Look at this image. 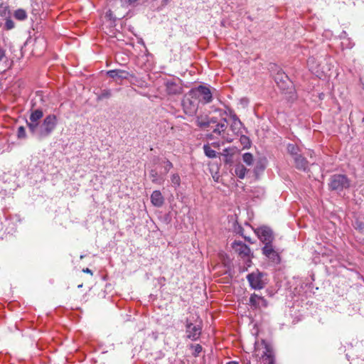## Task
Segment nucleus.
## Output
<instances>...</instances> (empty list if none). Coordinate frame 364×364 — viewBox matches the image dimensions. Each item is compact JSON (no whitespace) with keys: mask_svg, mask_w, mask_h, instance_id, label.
Returning <instances> with one entry per match:
<instances>
[{"mask_svg":"<svg viewBox=\"0 0 364 364\" xmlns=\"http://www.w3.org/2000/svg\"><path fill=\"white\" fill-rule=\"evenodd\" d=\"M57 124V117L55 114H50L44 118L41 124L39 122L30 132L33 136L41 140L50 136L55 129Z\"/></svg>","mask_w":364,"mask_h":364,"instance_id":"nucleus-1","label":"nucleus"},{"mask_svg":"<svg viewBox=\"0 0 364 364\" xmlns=\"http://www.w3.org/2000/svg\"><path fill=\"white\" fill-rule=\"evenodd\" d=\"M191 98L198 100L203 104H208L213 100V95L209 87L204 85H199L189 92Z\"/></svg>","mask_w":364,"mask_h":364,"instance_id":"nucleus-2","label":"nucleus"},{"mask_svg":"<svg viewBox=\"0 0 364 364\" xmlns=\"http://www.w3.org/2000/svg\"><path fill=\"white\" fill-rule=\"evenodd\" d=\"M328 186L331 191H342L349 188L350 181L346 175L335 174L331 177Z\"/></svg>","mask_w":364,"mask_h":364,"instance_id":"nucleus-3","label":"nucleus"},{"mask_svg":"<svg viewBox=\"0 0 364 364\" xmlns=\"http://www.w3.org/2000/svg\"><path fill=\"white\" fill-rule=\"evenodd\" d=\"M201 332L202 327L200 323L193 324L191 320H186V333L188 338L191 341H197L200 338Z\"/></svg>","mask_w":364,"mask_h":364,"instance_id":"nucleus-4","label":"nucleus"},{"mask_svg":"<svg viewBox=\"0 0 364 364\" xmlns=\"http://www.w3.org/2000/svg\"><path fill=\"white\" fill-rule=\"evenodd\" d=\"M255 233L264 245L272 243L274 239L272 229L267 226L257 228L255 230Z\"/></svg>","mask_w":364,"mask_h":364,"instance_id":"nucleus-5","label":"nucleus"},{"mask_svg":"<svg viewBox=\"0 0 364 364\" xmlns=\"http://www.w3.org/2000/svg\"><path fill=\"white\" fill-rule=\"evenodd\" d=\"M263 274L259 271L253 272L247 276L250 287L254 289H261L264 287V282L262 279Z\"/></svg>","mask_w":364,"mask_h":364,"instance_id":"nucleus-6","label":"nucleus"},{"mask_svg":"<svg viewBox=\"0 0 364 364\" xmlns=\"http://www.w3.org/2000/svg\"><path fill=\"white\" fill-rule=\"evenodd\" d=\"M164 85L166 93L169 95H180L182 92V87L174 79H166Z\"/></svg>","mask_w":364,"mask_h":364,"instance_id":"nucleus-7","label":"nucleus"},{"mask_svg":"<svg viewBox=\"0 0 364 364\" xmlns=\"http://www.w3.org/2000/svg\"><path fill=\"white\" fill-rule=\"evenodd\" d=\"M227 129V119L225 118L222 119L220 122L218 123L213 130V133L220 135L222 138L228 142L232 141V138L229 136L228 134H225V131Z\"/></svg>","mask_w":364,"mask_h":364,"instance_id":"nucleus-8","label":"nucleus"},{"mask_svg":"<svg viewBox=\"0 0 364 364\" xmlns=\"http://www.w3.org/2000/svg\"><path fill=\"white\" fill-rule=\"evenodd\" d=\"M183 109L186 114L193 116L197 113L198 102L196 100L186 98L183 101Z\"/></svg>","mask_w":364,"mask_h":364,"instance_id":"nucleus-9","label":"nucleus"},{"mask_svg":"<svg viewBox=\"0 0 364 364\" xmlns=\"http://www.w3.org/2000/svg\"><path fill=\"white\" fill-rule=\"evenodd\" d=\"M232 247L242 258L249 257L250 255L251 250L250 247L241 241L232 242Z\"/></svg>","mask_w":364,"mask_h":364,"instance_id":"nucleus-10","label":"nucleus"},{"mask_svg":"<svg viewBox=\"0 0 364 364\" xmlns=\"http://www.w3.org/2000/svg\"><path fill=\"white\" fill-rule=\"evenodd\" d=\"M43 112L40 109H36L31 112L29 119L26 121L27 126L28 127L29 132L36 127V126L39 123V120L43 117Z\"/></svg>","mask_w":364,"mask_h":364,"instance_id":"nucleus-11","label":"nucleus"},{"mask_svg":"<svg viewBox=\"0 0 364 364\" xmlns=\"http://www.w3.org/2000/svg\"><path fill=\"white\" fill-rule=\"evenodd\" d=\"M262 253L272 262L278 263L280 261L279 255L274 250L272 243L264 245L262 248Z\"/></svg>","mask_w":364,"mask_h":364,"instance_id":"nucleus-12","label":"nucleus"},{"mask_svg":"<svg viewBox=\"0 0 364 364\" xmlns=\"http://www.w3.org/2000/svg\"><path fill=\"white\" fill-rule=\"evenodd\" d=\"M107 75L111 78L119 80H126L133 76L128 71L120 69L108 70Z\"/></svg>","mask_w":364,"mask_h":364,"instance_id":"nucleus-13","label":"nucleus"},{"mask_svg":"<svg viewBox=\"0 0 364 364\" xmlns=\"http://www.w3.org/2000/svg\"><path fill=\"white\" fill-rule=\"evenodd\" d=\"M295 167L304 171L309 170V161L306 159L301 154L299 156L293 158Z\"/></svg>","mask_w":364,"mask_h":364,"instance_id":"nucleus-14","label":"nucleus"},{"mask_svg":"<svg viewBox=\"0 0 364 364\" xmlns=\"http://www.w3.org/2000/svg\"><path fill=\"white\" fill-rule=\"evenodd\" d=\"M250 303L252 306L254 308H260V307H266L267 306V303L266 299L263 297L257 295L256 294H253L251 295L250 298Z\"/></svg>","mask_w":364,"mask_h":364,"instance_id":"nucleus-15","label":"nucleus"},{"mask_svg":"<svg viewBox=\"0 0 364 364\" xmlns=\"http://www.w3.org/2000/svg\"><path fill=\"white\" fill-rule=\"evenodd\" d=\"M149 177L153 183L157 185H162L165 181V177L164 176L162 172H158L156 169H151L149 171Z\"/></svg>","mask_w":364,"mask_h":364,"instance_id":"nucleus-16","label":"nucleus"},{"mask_svg":"<svg viewBox=\"0 0 364 364\" xmlns=\"http://www.w3.org/2000/svg\"><path fill=\"white\" fill-rule=\"evenodd\" d=\"M151 202L156 207H161L164 203V198L160 191H154L151 195Z\"/></svg>","mask_w":364,"mask_h":364,"instance_id":"nucleus-17","label":"nucleus"},{"mask_svg":"<svg viewBox=\"0 0 364 364\" xmlns=\"http://www.w3.org/2000/svg\"><path fill=\"white\" fill-rule=\"evenodd\" d=\"M160 165L161 167L160 172H162L164 177L173 166V164L166 159H162L160 162Z\"/></svg>","mask_w":364,"mask_h":364,"instance_id":"nucleus-18","label":"nucleus"},{"mask_svg":"<svg viewBox=\"0 0 364 364\" xmlns=\"http://www.w3.org/2000/svg\"><path fill=\"white\" fill-rule=\"evenodd\" d=\"M288 153L291 155V156L293 158L299 156L301 154V149L299 147L294 144H289L287 147Z\"/></svg>","mask_w":364,"mask_h":364,"instance_id":"nucleus-19","label":"nucleus"},{"mask_svg":"<svg viewBox=\"0 0 364 364\" xmlns=\"http://www.w3.org/2000/svg\"><path fill=\"white\" fill-rule=\"evenodd\" d=\"M235 173L238 178L242 179L246 175L247 168L244 165L239 164L235 166Z\"/></svg>","mask_w":364,"mask_h":364,"instance_id":"nucleus-20","label":"nucleus"},{"mask_svg":"<svg viewBox=\"0 0 364 364\" xmlns=\"http://www.w3.org/2000/svg\"><path fill=\"white\" fill-rule=\"evenodd\" d=\"M243 124L241 122H232L230 129L236 135H240L242 133Z\"/></svg>","mask_w":364,"mask_h":364,"instance_id":"nucleus-21","label":"nucleus"},{"mask_svg":"<svg viewBox=\"0 0 364 364\" xmlns=\"http://www.w3.org/2000/svg\"><path fill=\"white\" fill-rule=\"evenodd\" d=\"M203 151L206 156L210 159L216 158L217 154L216 151L210 148L208 144L203 145Z\"/></svg>","mask_w":364,"mask_h":364,"instance_id":"nucleus-22","label":"nucleus"},{"mask_svg":"<svg viewBox=\"0 0 364 364\" xmlns=\"http://www.w3.org/2000/svg\"><path fill=\"white\" fill-rule=\"evenodd\" d=\"M196 122L200 128L208 127V117H197Z\"/></svg>","mask_w":364,"mask_h":364,"instance_id":"nucleus-23","label":"nucleus"},{"mask_svg":"<svg viewBox=\"0 0 364 364\" xmlns=\"http://www.w3.org/2000/svg\"><path fill=\"white\" fill-rule=\"evenodd\" d=\"M14 16L16 19H18L19 21H23L27 18L26 11L24 9H17L14 12Z\"/></svg>","mask_w":364,"mask_h":364,"instance_id":"nucleus-24","label":"nucleus"},{"mask_svg":"<svg viewBox=\"0 0 364 364\" xmlns=\"http://www.w3.org/2000/svg\"><path fill=\"white\" fill-rule=\"evenodd\" d=\"M171 185L174 188H178L181 184V178L178 173H173L171 175Z\"/></svg>","mask_w":364,"mask_h":364,"instance_id":"nucleus-25","label":"nucleus"},{"mask_svg":"<svg viewBox=\"0 0 364 364\" xmlns=\"http://www.w3.org/2000/svg\"><path fill=\"white\" fill-rule=\"evenodd\" d=\"M243 161L248 166H250L253 163V156L250 153H245L242 155Z\"/></svg>","mask_w":364,"mask_h":364,"instance_id":"nucleus-26","label":"nucleus"},{"mask_svg":"<svg viewBox=\"0 0 364 364\" xmlns=\"http://www.w3.org/2000/svg\"><path fill=\"white\" fill-rule=\"evenodd\" d=\"M112 96V92L110 90L105 89L102 90L101 93L98 95L97 99L101 100L103 99L109 98Z\"/></svg>","mask_w":364,"mask_h":364,"instance_id":"nucleus-27","label":"nucleus"},{"mask_svg":"<svg viewBox=\"0 0 364 364\" xmlns=\"http://www.w3.org/2000/svg\"><path fill=\"white\" fill-rule=\"evenodd\" d=\"M240 135V141L241 144L243 145L244 148H249L250 146V140L249 137L247 136L242 134V133Z\"/></svg>","mask_w":364,"mask_h":364,"instance_id":"nucleus-28","label":"nucleus"},{"mask_svg":"<svg viewBox=\"0 0 364 364\" xmlns=\"http://www.w3.org/2000/svg\"><path fill=\"white\" fill-rule=\"evenodd\" d=\"M191 348L193 349V355L195 357L198 356L199 353L202 351L203 348L200 344L191 345Z\"/></svg>","mask_w":364,"mask_h":364,"instance_id":"nucleus-29","label":"nucleus"},{"mask_svg":"<svg viewBox=\"0 0 364 364\" xmlns=\"http://www.w3.org/2000/svg\"><path fill=\"white\" fill-rule=\"evenodd\" d=\"M18 138H25L26 137V129L23 127L21 126L18 128Z\"/></svg>","mask_w":364,"mask_h":364,"instance_id":"nucleus-30","label":"nucleus"},{"mask_svg":"<svg viewBox=\"0 0 364 364\" xmlns=\"http://www.w3.org/2000/svg\"><path fill=\"white\" fill-rule=\"evenodd\" d=\"M355 228L360 231H364V223L361 221H356L355 223Z\"/></svg>","mask_w":364,"mask_h":364,"instance_id":"nucleus-31","label":"nucleus"},{"mask_svg":"<svg viewBox=\"0 0 364 364\" xmlns=\"http://www.w3.org/2000/svg\"><path fill=\"white\" fill-rule=\"evenodd\" d=\"M5 26L7 29H12L14 27V23L11 19H7L5 23Z\"/></svg>","mask_w":364,"mask_h":364,"instance_id":"nucleus-32","label":"nucleus"},{"mask_svg":"<svg viewBox=\"0 0 364 364\" xmlns=\"http://www.w3.org/2000/svg\"><path fill=\"white\" fill-rule=\"evenodd\" d=\"M284 77L286 79L288 78L287 75H286L284 73H282V74L278 73L275 78L277 83H279V82H278L279 80L281 81L284 80V79H283Z\"/></svg>","mask_w":364,"mask_h":364,"instance_id":"nucleus-33","label":"nucleus"},{"mask_svg":"<svg viewBox=\"0 0 364 364\" xmlns=\"http://www.w3.org/2000/svg\"><path fill=\"white\" fill-rule=\"evenodd\" d=\"M229 111L230 113L231 118L232 119V122H241L238 117L232 110L230 109Z\"/></svg>","mask_w":364,"mask_h":364,"instance_id":"nucleus-34","label":"nucleus"},{"mask_svg":"<svg viewBox=\"0 0 364 364\" xmlns=\"http://www.w3.org/2000/svg\"><path fill=\"white\" fill-rule=\"evenodd\" d=\"M314 61H315V58L314 57H310L307 60V64L310 67L311 69L314 68L313 64L314 63Z\"/></svg>","mask_w":364,"mask_h":364,"instance_id":"nucleus-35","label":"nucleus"},{"mask_svg":"<svg viewBox=\"0 0 364 364\" xmlns=\"http://www.w3.org/2000/svg\"><path fill=\"white\" fill-rule=\"evenodd\" d=\"M208 127L211 124H218L219 123L218 122V119L216 117H212L210 119H208Z\"/></svg>","mask_w":364,"mask_h":364,"instance_id":"nucleus-36","label":"nucleus"},{"mask_svg":"<svg viewBox=\"0 0 364 364\" xmlns=\"http://www.w3.org/2000/svg\"><path fill=\"white\" fill-rule=\"evenodd\" d=\"M6 55V52L5 50L0 47V61L2 60V59L5 57Z\"/></svg>","mask_w":364,"mask_h":364,"instance_id":"nucleus-37","label":"nucleus"},{"mask_svg":"<svg viewBox=\"0 0 364 364\" xmlns=\"http://www.w3.org/2000/svg\"><path fill=\"white\" fill-rule=\"evenodd\" d=\"M82 272H85V273L90 274L91 275H92V272L89 268L83 269Z\"/></svg>","mask_w":364,"mask_h":364,"instance_id":"nucleus-38","label":"nucleus"},{"mask_svg":"<svg viewBox=\"0 0 364 364\" xmlns=\"http://www.w3.org/2000/svg\"><path fill=\"white\" fill-rule=\"evenodd\" d=\"M269 358V364H274L273 358L270 355H267Z\"/></svg>","mask_w":364,"mask_h":364,"instance_id":"nucleus-39","label":"nucleus"},{"mask_svg":"<svg viewBox=\"0 0 364 364\" xmlns=\"http://www.w3.org/2000/svg\"><path fill=\"white\" fill-rule=\"evenodd\" d=\"M138 0H128V2L130 4H135Z\"/></svg>","mask_w":364,"mask_h":364,"instance_id":"nucleus-40","label":"nucleus"},{"mask_svg":"<svg viewBox=\"0 0 364 364\" xmlns=\"http://www.w3.org/2000/svg\"><path fill=\"white\" fill-rule=\"evenodd\" d=\"M226 364H239V363L236 361H230V362H228Z\"/></svg>","mask_w":364,"mask_h":364,"instance_id":"nucleus-41","label":"nucleus"},{"mask_svg":"<svg viewBox=\"0 0 364 364\" xmlns=\"http://www.w3.org/2000/svg\"><path fill=\"white\" fill-rule=\"evenodd\" d=\"M223 152H224V154H223L224 155H227V154H228V149H225L223 150Z\"/></svg>","mask_w":364,"mask_h":364,"instance_id":"nucleus-42","label":"nucleus"},{"mask_svg":"<svg viewBox=\"0 0 364 364\" xmlns=\"http://www.w3.org/2000/svg\"><path fill=\"white\" fill-rule=\"evenodd\" d=\"M314 152L312 151H310L309 153V156L312 158V155H313Z\"/></svg>","mask_w":364,"mask_h":364,"instance_id":"nucleus-43","label":"nucleus"},{"mask_svg":"<svg viewBox=\"0 0 364 364\" xmlns=\"http://www.w3.org/2000/svg\"><path fill=\"white\" fill-rule=\"evenodd\" d=\"M245 239L247 240H250V239L248 237H245Z\"/></svg>","mask_w":364,"mask_h":364,"instance_id":"nucleus-44","label":"nucleus"},{"mask_svg":"<svg viewBox=\"0 0 364 364\" xmlns=\"http://www.w3.org/2000/svg\"><path fill=\"white\" fill-rule=\"evenodd\" d=\"M83 257H84V256H83V255H81V256H80V259H82Z\"/></svg>","mask_w":364,"mask_h":364,"instance_id":"nucleus-45","label":"nucleus"},{"mask_svg":"<svg viewBox=\"0 0 364 364\" xmlns=\"http://www.w3.org/2000/svg\"><path fill=\"white\" fill-rule=\"evenodd\" d=\"M168 0H164V1L166 3Z\"/></svg>","mask_w":364,"mask_h":364,"instance_id":"nucleus-46","label":"nucleus"},{"mask_svg":"<svg viewBox=\"0 0 364 364\" xmlns=\"http://www.w3.org/2000/svg\"><path fill=\"white\" fill-rule=\"evenodd\" d=\"M248 364H250V363L249 362Z\"/></svg>","mask_w":364,"mask_h":364,"instance_id":"nucleus-47","label":"nucleus"}]
</instances>
